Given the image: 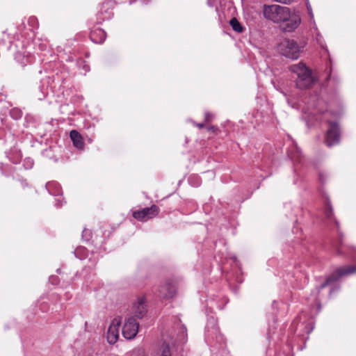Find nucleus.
<instances>
[{
	"mask_svg": "<svg viewBox=\"0 0 356 356\" xmlns=\"http://www.w3.org/2000/svg\"><path fill=\"white\" fill-rule=\"evenodd\" d=\"M301 47L292 39L283 40L277 47L278 51L286 58L298 59L301 52Z\"/></svg>",
	"mask_w": 356,
	"mask_h": 356,
	"instance_id": "3",
	"label": "nucleus"
},
{
	"mask_svg": "<svg viewBox=\"0 0 356 356\" xmlns=\"http://www.w3.org/2000/svg\"><path fill=\"white\" fill-rule=\"evenodd\" d=\"M157 356H171L169 343L163 342L157 350Z\"/></svg>",
	"mask_w": 356,
	"mask_h": 356,
	"instance_id": "15",
	"label": "nucleus"
},
{
	"mask_svg": "<svg viewBox=\"0 0 356 356\" xmlns=\"http://www.w3.org/2000/svg\"><path fill=\"white\" fill-rule=\"evenodd\" d=\"M176 289L174 285L169 284L164 287H163L161 293H163V296L166 298H170L173 297L175 294Z\"/></svg>",
	"mask_w": 356,
	"mask_h": 356,
	"instance_id": "14",
	"label": "nucleus"
},
{
	"mask_svg": "<svg viewBox=\"0 0 356 356\" xmlns=\"http://www.w3.org/2000/svg\"><path fill=\"white\" fill-rule=\"evenodd\" d=\"M208 130L210 131L215 132L217 130V128L216 127H209Z\"/></svg>",
	"mask_w": 356,
	"mask_h": 356,
	"instance_id": "20",
	"label": "nucleus"
},
{
	"mask_svg": "<svg viewBox=\"0 0 356 356\" xmlns=\"http://www.w3.org/2000/svg\"><path fill=\"white\" fill-rule=\"evenodd\" d=\"M139 324L133 317L125 320L122 326V333L127 339H133L138 332Z\"/></svg>",
	"mask_w": 356,
	"mask_h": 356,
	"instance_id": "6",
	"label": "nucleus"
},
{
	"mask_svg": "<svg viewBox=\"0 0 356 356\" xmlns=\"http://www.w3.org/2000/svg\"><path fill=\"white\" fill-rule=\"evenodd\" d=\"M10 115L13 118L17 119L21 118L22 112L17 109H13L10 111Z\"/></svg>",
	"mask_w": 356,
	"mask_h": 356,
	"instance_id": "17",
	"label": "nucleus"
},
{
	"mask_svg": "<svg viewBox=\"0 0 356 356\" xmlns=\"http://www.w3.org/2000/svg\"><path fill=\"white\" fill-rule=\"evenodd\" d=\"M90 38L95 43H102L106 39V33L102 29L95 30L91 33Z\"/></svg>",
	"mask_w": 356,
	"mask_h": 356,
	"instance_id": "12",
	"label": "nucleus"
},
{
	"mask_svg": "<svg viewBox=\"0 0 356 356\" xmlns=\"http://www.w3.org/2000/svg\"><path fill=\"white\" fill-rule=\"evenodd\" d=\"M27 162H29V163H30V165H32V162H31V161L28 160V161H27Z\"/></svg>",
	"mask_w": 356,
	"mask_h": 356,
	"instance_id": "23",
	"label": "nucleus"
},
{
	"mask_svg": "<svg viewBox=\"0 0 356 356\" xmlns=\"http://www.w3.org/2000/svg\"><path fill=\"white\" fill-rule=\"evenodd\" d=\"M196 126L199 128V129H202L204 127V124L203 123H200V124H196Z\"/></svg>",
	"mask_w": 356,
	"mask_h": 356,
	"instance_id": "21",
	"label": "nucleus"
},
{
	"mask_svg": "<svg viewBox=\"0 0 356 356\" xmlns=\"http://www.w3.org/2000/svg\"><path fill=\"white\" fill-rule=\"evenodd\" d=\"M339 142V129L336 123H330L327 131L325 143L328 147H332Z\"/></svg>",
	"mask_w": 356,
	"mask_h": 356,
	"instance_id": "8",
	"label": "nucleus"
},
{
	"mask_svg": "<svg viewBox=\"0 0 356 356\" xmlns=\"http://www.w3.org/2000/svg\"><path fill=\"white\" fill-rule=\"evenodd\" d=\"M289 8L278 4L264 5L263 7L264 17L276 24H281L288 15Z\"/></svg>",
	"mask_w": 356,
	"mask_h": 356,
	"instance_id": "2",
	"label": "nucleus"
},
{
	"mask_svg": "<svg viewBox=\"0 0 356 356\" xmlns=\"http://www.w3.org/2000/svg\"><path fill=\"white\" fill-rule=\"evenodd\" d=\"M356 273V266H348L337 268L332 275H330L321 286L323 289L330 284L337 281L343 276L351 275Z\"/></svg>",
	"mask_w": 356,
	"mask_h": 356,
	"instance_id": "4",
	"label": "nucleus"
},
{
	"mask_svg": "<svg viewBox=\"0 0 356 356\" xmlns=\"http://www.w3.org/2000/svg\"><path fill=\"white\" fill-rule=\"evenodd\" d=\"M230 26L237 33H242L243 28L240 22L235 18H232L229 22Z\"/></svg>",
	"mask_w": 356,
	"mask_h": 356,
	"instance_id": "16",
	"label": "nucleus"
},
{
	"mask_svg": "<svg viewBox=\"0 0 356 356\" xmlns=\"http://www.w3.org/2000/svg\"><path fill=\"white\" fill-rule=\"evenodd\" d=\"M211 118H212V115L210 114V113H207L205 114V121L206 122H209L211 120Z\"/></svg>",
	"mask_w": 356,
	"mask_h": 356,
	"instance_id": "19",
	"label": "nucleus"
},
{
	"mask_svg": "<svg viewBox=\"0 0 356 356\" xmlns=\"http://www.w3.org/2000/svg\"><path fill=\"white\" fill-rule=\"evenodd\" d=\"M70 138L73 143L74 146L79 149H82L84 146V143L83 140L82 136L80 135V134L76 131L72 130L70 131Z\"/></svg>",
	"mask_w": 356,
	"mask_h": 356,
	"instance_id": "11",
	"label": "nucleus"
},
{
	"mask_svg": "<svg viewBox=\"0 0 356 356\" xmlns=\"http://www.w3.org/2000/svg\"><path fill=\"white\" fill-rule=\"evenodd\" d=\"M282 23L283 24L282 29L284 31L292 32L300 24L301 18L297 13L292 12L289 8L286 19Z\"/></svg>",
	"mask_w": 356,
	"mask_h": 356,
	"instance_id": "5",
	"label": "nucleus"
},
{
	"mask_svg": "<svg viewBox=\"0 0 356 356\" xmlns=\"http://www.w3.org/2000/svg\"><path fill=\"white\" fill-rule=\"evenodd\" d=\"M325 213L327 218H332L333 214L332 208L329 204H327Z\"/></svg>",
	"mask_w": 356,
	"mask_h": 356,
	"instance_id": "18",
	"label": "nucleus"
},
{
	"mask_svg": "<svg viewBox=\"0 0 356 356\" xmlns=\"http://www.w3.org/2000/svg\"><path fill=\"white\" fill-rule=\"evenodd\" d=\"M290 70L297 74L296 86L298 88L306 89L314 83L315 79L312 74V71L303 63L300 62L291 65Z\"/></svg>",
	"mask_w": 356,
	"mask_h": 356,
	"instance_id": "1",
	"label": "nucleus"
},
{
	"mask_svg": "<svg viewBox=\"0 0 356 356\" xmlns=\"http://www.w3.org/2000/svg\"><path fill=\"white\" fill-rule=\"evenodd\" d=\"M56 201H58V202H61L60 197H58L56 199Z\"/></svg>",
	"mask_w": 356,
	"mask_h": 356,
	"instance_id": "22",
	"label": "nucleus"
},
{
	"mask_svg": "<svg viewBox=\"0 0 356 356\" xmlns=\"http://www.w3.org/2000/svg\"><path fill=\"white\" fill-rule=\"evenodd\" d=\"M133 310L135 316L138 318H143L147 313L146 301L144 298H139L134 303Z\"/></svg>",
	"mask_w": 356,
	"mask_h": 356,
	"instance_id": "10",
	"label": "nucleus"
},
{
	"mask_svg": "<svg viewBox=\"0 0 356 356\" xmlns=\"http://www.w3.org/2000/svg\"><path fill=\"white\" fill-rule=\"evenodd\" d=\"M155 211L154 206L151 207L144 208L141 210L134 211L132 216L133 217L140 221H146L149 218L154 217Z\"/></svg>",
	"mask_w": 356,
	"mask_h": 356,
	"instance_id": "9",
	"label": "nucleus"
},
{
	"mask_svg": "<svg viewBox=\"0 0 356 356\" xmlns=\"http://www.w3.org/2000/svg\"><path fill=\"white\" fill-rule=\"evenodd\" d=\"M120 324L121 321L120 318H115L111 321L106 333V339L109 344H115L118 341L120 335Z\"/></svg>",
	"mask_w": 356,
	"mask_h": 356,
	"instance_id": "7",
	"label": "nucleus"
},
{
	"mask_svg": "<svg viewBox=\"0 0 356 356\" xmlns=\"http://www.w3.org/2000/svg\"><path fill=\"white\" fill-rule=\"evenodd\" d=\"M46 188L51 195L58 196L60 194L61 189L60 185L56 181H50L46 184Z\"/></svg>",
	"mask_w": 356,
	"mask_h": 356,
	"instance_id": "13",
	"label": "nucleus"
}]
</instances>
